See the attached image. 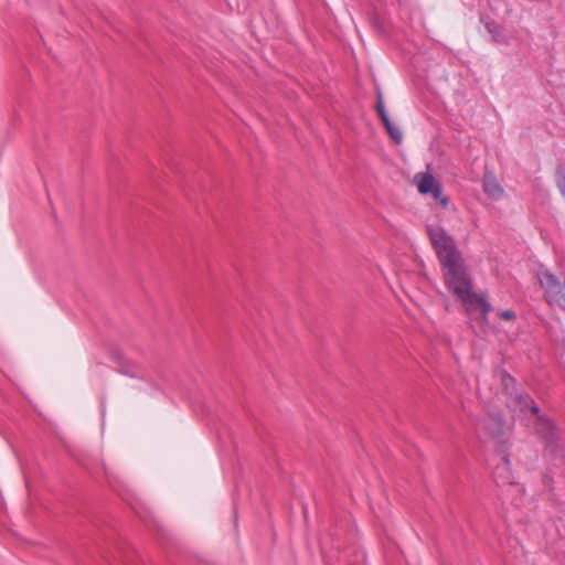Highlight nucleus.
<instances>
[{"instance_id":"obj_1","label":"nucleus","mask_w":565,"mask_h":565,"mask_svg":"<svg viewBox=\"0 0 565 565\" xmlns=\"http://www.w3.org/2000/svg\"><path fill=\"white\" fill-rule=\"evenodd\" d=\"M426 231L441 266L447 289L461 301L469 315L478 313L481 321L486 322L491 306L482 296L472 291L463 255L454 236L439 225H427Z\"/></svg>"},{"instance_id":"obj_2","label":"nucleus","mask_w":565,"mask_h":565,"mask_svg":"<svg viewBox=\"0 0 565 565\" xmlns=\"http://www.w3.org/2000/svg\"><path fill=\"white\" fill-rule=\"evenodd\" d=\"M508 403L509 407H511L514 413L519 412L524 415L529 414L533 417L536 425V431L545 438L547 444L554 441L555 433L552 429V424L547 418L540 414L537 406L533 403L530 396L515 392L514 395L511 394Z\"/></svg>"},{"instance_id":"obj_3","label":"nucleus","mask_w":565,"mask_h":565,"mask_svg":"<svg viewBox=\"0 0 565 565\" xmlns=\"http://www.w3.org/2000/svg\"><path fill=\"white\" fill-rule=\"evenodd\" d=\"M413 183L422 195L436 200L443 209L448 206V198L443 195L441 184L429 171L417 172Z\"/></svg>"},{"instance_id":"obj_4","label":"nucleus","mask_w":565,"mask_h":565,"mask_svg":"<svg viewBox=\"0 0 565 565\" xmlns=\"http://www.w3.org/2000/svg\"><path fill=\"white\" fill-rule=\"evenodd\" d=\"M541 287L545 290V298L551 306H557L565 311V292L561 282L548 270L537 274Z\"/></svg>"},{"instance_id":"obj_5","label":"nucleus","mask_w":565,"mask_h":565,"mask_svg":"<svg viewBox=\"0 0 565 565\" xmlns=\"http://www.w3.org/2000/svg\"><path fill=\"white\" fill-rule=\"evenodd\" d=\"M111 361L115 364V370L124 375L130 377H140V366L138 363L131 361L124 351L114 350L111 352Z\"/></svg>"},{"instance_id":"obj_6","label":"nucleus","mask_w":565,"mask_h":565,"mask_svg":"<svg viewBox=\"0 0 565 565\" xmlns=\"http://www.w3.org/2000/svg\"><path fill=\"white\" fill-rule=\"evenodd\" d=\"M482 186L489 199L499 201L504 196V189L498 182L495 175L491 171H487L483 175Z\"/></svg>"},{"instance_id":"obj_7","label":"nucleus","mask_w":565,"mask_h":565,"mask_svg":"<svg viewBox=\"0 0 565 565\" xmlns=\"http://www.w3.org/2000/svg\"><path fill=\"white\" fill-rule=\"evenodd\" d=\"M382 121L388 132V136L394 141H401V139L403 137L401 129L393 121H391V119L388 117H387V120H382Z\"/></svg>"},{"instance_id":"obj_8","label":"nucleus","mask_w":565,"mask_h":565,"mask_svg":"<svg viewBox=\"0 0 565 565\" xmlns=\"http://www.w3.org/2000/svg\"><path fill=\"white\" fill-rule=\"evenodd\" d=\"M487 29L489 31V33L492 34V39L493 41L498 42V43H504L507 44L508 41H507V38L504 36V34L501 32V30L499 29V26L494 25V24H487Z\"/></svg>"},{"instance_id":"obj_9","label":"nucleus","mask_w":565,"mask_h":565,"mask_svg":"<svg viewBox=\"0 0 565 565\" xmlns=\"http://www.w3.org/2000/svg\"><path fill=\"white\" fill-rule=\"evenodd\" d=\"M376 110H377V114H379V116L381 117L382 120H387L388 115L386 113V109H385V106H384L383 98H382L381 94H379V96H377Z\"/></svg>"},{"instance_id":"obj_10","label":"nucleus","mask_w":565,"mask_h":565,"mask_svg":"<svg viewBox=\"0 0 565 565\" xmlns=\"http://www.w3.org/2000/svg\"><path fill=\"white\" fill-rule=\"evenodd\" d=\"M499 376L501 379L502 386L505 391H509L510 388L513 387L514 380L510 375H508L504 372H500Z\"/></svg>"},{"instance_id":"obj_11","label":"nucleus","mask_w":565,"mask_h":565,"mask_svg":"<svg viewBox=\"0 0 565 565\" xmlns=\"http://www.w3.org/2000/svg\"><path fill=\"white\" fill-rule=\"evenodd\" d=\"M498 317L504 321H514L515 318H516V315L513 310L511 309H507V310H499L498 311Z\"/></svg>"},{"instance_id":"obj_12","label":"nucleus","mask_w":565,"mask_h":565,"mask_svg":"<svg viewBox=\"0 0 565 565\" xmlns=\"http://www.w3.org/2000/svg\"><path fill=\"white\" fill-rule=\"evenodd\" d=\"M557 186H558L559 191L562 192V194L565 195V174H563V173L558 174Z\"/></svg>"},{"instance_id":"obj_13","label":"nucleus","mask_w":565,"mask_h":565,"mask_svg":"<svg viewBox=\"0 0 565 565\" xmlns=\"http://www.w3.org/2000/svg\"><path fill=\"white\" fill-rule=\"evenodd\" d=\"M507 468H508V462L505 461V462H504V465H503L502 467H499V468H498V472H499L500 470H505Z\"/></svg>"}]
</instances>
